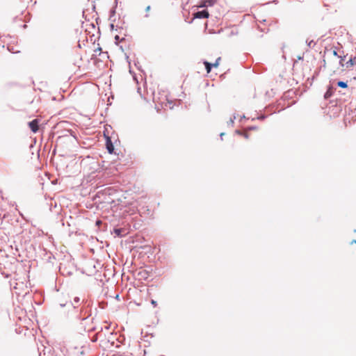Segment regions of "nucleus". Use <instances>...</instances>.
I'll use <instances>...</instances> for the list:
<instances>
[{
	"label": "nucleus",
	"instance_id": "nucleus-1",
	"mask_svg": "<svg viewBox=\"0 0 356 356\" xmlns=\"http://www.w3.org/2000/svg\"><path fill=\"white\" fill-rule=\"evenodd\" d=\"M111 325L106 323L104 327H101L100 330L97 332L92 341L93 342L99 341L100 346L104 347L108 338V332H111Z\"/></svg>",
	"mask_w": 356,
	"mask_h": 356
},
{
	"label": "nucleus",
	"instance_id": "nucleus-2",
	"mask_svg": "<svg viewBox=\"0 0 356 356\" xmlns=\"http://www.w3.org/2000/svg\"><path fill=\"white\" fill-rule=\"evenodd\" d=\"M120 346V342L117 340L116 334H114L113 331L108 332V338L104 348L110 349L112 348H119Z\"/></svg>",
	"mask_w": 356,
	"mask_h": 356
},
{
	"label": "nucleus",
	"instance_id": "nucleus-3",
	"mask_svg": "<svg viewBox=\"0 0 356 356\" xmlns=\"http://www.w3.org/2000/svg\"><path fill=\"white\" fill-rule=\"evenodd\" d=\"M91 315V309L90 307V304L86 301L85 302H82L79 314L77 315L79 319L83 321L87 319Z\"/></svg>",
	"mask_w": 356,
	"mask_h": 356
},
{
	"label": "nucleus",
	"instance_id": "nucleus-4",
	"mask_svg": "<svg viewBox=\"0 0 356 356\" xmlns=\"http://www.w3.org/2000/svg\"><path fill=\"white\" fill-rule=\"evenodd\" d=\"M115 193V190L111 188V187H107L106 188H104V190L102 191H100L98 192V197H100L101 195L102 196H104V195H108V197H104V202H106V203H112L114 202L113 199H112L111 197V196L112 195H113Z\"/></svg>",
	"mask_w": 356,
	"mask_h": 356
},
{
	"label": "nucleus",
	"instance_id": "nucleus-5",
	"mask_svg": "<svg viewBox=\"0 0 356 356\" xmlns=\"http://www.w3.org/2000/svg\"><path fill=\"white\" fill-rule=\"evenodd\" d=\"M38 124H39V121L38 119H34L32 121L29 122V126L31 130L33 133H36L38 131V129H39Z\"/></svg>",
	"mask_w": 356,
	"mask_h": 356
},
{
	"label": "nucleus",
	"instance_id": "nucleus-6",
	"mask_svg": "<svg viewBox=\"0 0 356 356\" xmlns=\"http://www.w3.org/2000/svg\"><path fill=\"white\" fill-rule=\"evenodd\" d=\"M209 16V12L207 10H203L201 11H197L194 14L195 18L198 19H204L208 18Z\"/></svg>",
	"mask_w": 356,
	"mask_h": 356
},
{
	"label": "nucleus",
	"instance_id": "nucleus-7",
	"mask_svg": "<svg viewBox=\"0 0 356 356\" xmlns=\"http://www.w3.org/2000/svg\"><path fill=\"white\" fill-rule=\"evenodd\" d=\"M355 65H356V57H350V59L346 62L345 67L346 68H350Z\"/></svg>",
	"mask_w": 356,
	"mask_h": 356
},
{
	"label": "nucleus",
	"instance_id": "nucleus-8",
	"mask_svg": "<svg viewBox=\"0 0 356 356\" xmlns=\"http://www.w3.org/2000/svg\"><path fill=\"white\" fill-rule=\"evenodd\" d=\"M106 148H107L108 152L110 154H111L114 150L113 145L109 138H108V140L106 141Z\"/></svg>",
	"mask_w": 356,
	"mask_h": 356
},
{
	"label": "nucleus",
	"instance_id": "nucleus-9",
	"mask_svg": "<svg viewBox=\"0 0 356 356\" xmlns=\"http://www.w3.org/2000/svg\"><path fill=\"white\" fill-rule=\"evenodd\" d=\"M79 303H80V298L79 297H75L73 299V300L72 301L71 304L74 309H76V308H78V307L79 305H81Z\"/></svg>",
	"mask_w": 356,
	"mask_h": 356
},
{
	"label": "nucleus",
	"instance_id": "nucleus-10",
	"mask_svg": "<svg viewBox=\"0 0 356 356\" xmlns=\"http://www.w3.org/2000/svg\"><path fill=\"white\" fill-rule=\"evenodd\" d=\"M204 64L205 65V68H206L207 72L209 73L211 72V70L212 67H213L212 63H209L207 61H204Z\"/></svg>",
	"mask_w": 356,
	"mask_h": 356
},
{
	"label": "nucleus",
	"instance_id": "nucleus-11",
	"mask_svg": "<svg viewBox=\"0 0 356 356\" xmlns=\"http://www.w3.org/2000/svg\"><path fill=\"white\" fill-rule=\"evenodd\" d=\"M113 232L115 234V235L118 236H123V234H122L123 230H122V229L115 228V229H114Z\"/></svg>",
	"mask_w": 356,
	"mask_h": 356
},
{
	"label": "nucleus",
	"instance_id": "nucleus-12",
	"mask_svg": "<svg viewBox=\"0 0 356 356\" xmlns=\"http://www.w3.org/2000/svg\"><path fill=\"white\" fill-rule=\"evenodd\" d=\"M118 1L117 0H115V6L110 11V18H111L115 14V8L117 7Z\"/></svg>",
	"mask_w": 356,
	"mask_h": 356
},
{
	"label": "nucleus",
	"instance_id": "nucleus-13",
	"mask_svg": "<svg viewBox=\"0 0 356 356\" xmlns=\"http://www.w3.org/2000/svg\"><path fill=\"white\" fill-rule=\"evenodd\" d=\"M337 86L340 88H346L348 87V84L346 82H344V81H339L337 82Z\"/></svg>",
	"mask_w": 356,
	"mask_h": 356
},
{
	"label": "nucleus",
	"instance_id": "nucleus-14",
	"mask_svg": "<svg viewBox=\"0 0 356 356\" xmlns=\"http://www.w3.org/2000/svg\"><path fill=\"white\" fill-rule=\"evenodd\" d=\"M332 95V91H331V87H329V88L327 89V90L326 91V92L325 93V99H327L329 98L330 96Z\"/></svg>",
	"mask_w": 356,
	"mask_h": 356
},
{
	"label": "nucleus",
	"instance_id": "nucleus-15",
	"mask_svg": "<svg viewBox=\"0 0 356 356\" xmlns=\"http://www.w3.org/2000/svg\"><path fill=\"white\" fill-rule=\"evenodd\" d=\"M306 42H307V45H308V47H310V48H313L316 45V42L314 40H310V41L307 40Z\"/></svg>",
	"mask_w": 356,
	"mask_h": 356
},
{
	"label": "nucleus",
	"instance_id": "nucleus-16",
	"mask_svg": "<svg viewBox=\"0 0 356 356\" xmlns=\"http://www.w3.org/2000/svg\"><path fill=\"white\" fill-rule=\"evenodd\" d=\"M339 58H340V60H339V64L342 67H344L345 66V64H343V61L345 60V58H346V56H339Z\"/></svg>",
	"mask_w": 356,
	"mask_h": 356
},
{
	"label": "nucleus",
	"instance_id": "nucleus-17",
	"mask_svg": "<svg viewBox=\"0 0 356 356\" xmlns=\"http://www.w3.org/2000/svg\"><path fill=\"white\" fill-rule=\"evenodd\" d=\"M147 272L145 270L140 271L138 273V275H140L142 277L146 278Z\"/></svg>",
	"mask_w": 356,
	"mask_h": 356
},
{
	"label": "nucleus",
	"instance_id": "nucleus-18",
	"mask_svg": "<svg viewBox=\"0 0 356 356\" xmlns=\"http://www.w3.org/2000/svg\"><path fill=\"white\" fill-rule=\"evenodd\" d=\"M236 119V116L234 115L233 118H232L229 121L227 122L228 125H232L234 124V121Z\"/></svg>",
	"mask_w": 356,
	"mask_h": 356
},
{
	"label": "nucleus",
	"instance_id": "nucleus-19",
	"mask_svg": "<svg viewBox=\"0 0 356 356\" xmlns=\"http://www.w3.org/2000/svg\"><path fill=\"white\" fill-rule=\"evenodd\" d=\"M220 57H219V58H218L216 59V62H215L214 63H213V64H212V65H213V67H218V65H219V61H220Z\"/></svg>",
	"mask_w": 356,
	"mask_h": 356
},
{
	"label": "nucleus",
	"instance_id": "nucleus-20",
	"mask_svg": "<svg viewBox=\"0 0 356 356\" xmlns=\"http://www.w3.org/2000/svg\"><path fill=\"white\" fill-rule=\"evenodd\" d=\"M151 304L154 306V307H156L157 306V302L154 300H151Z\"/></svg>",
	"mask_w": 356,
	"mask_h": 356
},
{
	"label": "nucleus",
	"instance_id": "nucleus-21",
	"mask_svg": "<svg viewBox=\"0 0 356 356\" xmlns=\"http://www.w3.org/2000/svg\"><path fill=\"white\" fill-rule=\"evenodd\" d=\"M332 54H333L334 56H337L338 58H339V56L338 55V54H337V51H335V50H333V51H332Z\"/></svg>",
	"mask_w": 356,
	"mask_h": 356
},
{
	"label": "nucleus",
	"instance_id": "nucleus-22",
	"mask_svg": "<svg viewBox=\"0 0 356 356\" xmlns=\"http://www.w3.org/2000/svg\"><path fill=\"white\" fill-rule=\"evenodd\" d=\"M207 2H203L201 5L199 6L200 8H204L207 6Z\"/></svg>",
	"mask_w": 356,
	"mask_h": 356
},
{
	"label": "nucleus",
	"instance_id": "nucleus-23",
	"mask_svg": "<svg viewBox=\"0 0 356 356\" xmlns=\"http://www.w3.org/2000/svg\"><path fill=\"white\" fill-rule=\"evenodd\" d=\"M265 118L264 115H261L258 118L259 120H264Z\"/></svg>",
	"mask_w": 356,
	"mask_h": 356
},
{
	"label": "nucleus",
	"instance_id": "nucleus-24",
	"mask_svg": "<svg viewBox=\"0 0 356 356\" xmlns=\"http://www.w3.org/2000/svg\"><path fill=\"white\" fill-rule=\"evenodd\" d=\"M242 135H243L245 138H248V135L246 133L242 134Z\"/></svg>",
	"mask_w": 356,
	"mask_h": 356
},
{
	"label": "nucleus",
	"instance_id": "nucleus-25",
	"mask_svg": "<svg viewBox=\"0 0 356 356\" xmlns=\"http://www.w3.org/2000/svg\"><path fill=\"white\" fill-rule=\"evenodd\" d=\"M146 11L148 12L150 10V6H147Z\"/></svg>",
	"mask_w": 356,
	"mask_h": 356
},
{
	"label": "nucleus",
	"instance_id": "nucleus-26",
	"mask_svg": "<svg viewBox=\"0 0 356 356\" xmlns=\"http://www.w3.org/2000/svg\"><path fill=\"white\" fill-rule=\"evenodd\" d=\"M249 129H250V130L256 129V127H250L249 128Z\"/></svg>",
	"mask_w": 356,
	"mask_h": 356
},
{
	"label": "nucleus",
	"instance_id": "nucleus-27",
	"mask_svg": "<svg viewBox=\"0 0 356 356\" xmlns=\"http://www.w3.org/2000/svg\"><path fill=\"white\" fill-rule=\"evenodd\" d=\"M208 2L209 6H212L213 4V1H209Z\"/></svg>",
	"mask_w": 356,
	"mask_h": 356
},
{
	"label": "nucleus",
	"instance_id": "nucleus-28",
	"mask_svg": "<svg viewBox=\"0 0 356 356\" xmlns=\"http://www.w3.org/2000/svg\"><path fill=\"white\" fill-rule=\"evenodd\" d=\"M236 134H241V135H242V134H243V133H241V132L240 131H238V130H236Z\"/></svg>",
	"mask_w": 356,
	"mask_h": 356
},
{
	"label": "nucleus",
	"instance_id": "nucleus-29",
	"mask_svg": "<svg viewBox=\"0 0 356 356\" xmlns=\"http://www.w3.org/2000/svg\"><path fill=\"white\" fill-rule=\"evenodd\" d=\"M224 134H225L224 133L220 134V136L221 138V140H222V137H223Z\"/></svg>",
	"mask_w": 356,
	"mask_h": 356
},
{
	"label": "nucleus",
	"instance_id": "nucleus-30",
	"mask_svg": "<svg viewBox=\"0 0 356 356\" xmlns=\"http://www.w3.org/2000/svg\"><path fill=\"white\" fill-rule=\"evenodd\" d=\"M96 223H97V225H99V224H100V223H101V221L97 220Z\"/></svg>",
	"mask_w": 356,
	"mask_h": 356
},
{
	"label": "nucleus",
	"instance_id": "nucleus-31",
	"mask_svg": "<svg viewBox=\"0 0 356 356\" xmlns=\"http://www.w3.org/2000/svg\"><path fill=\"white\" fill-rule=\"evenodd\" d=\"M351 243H352V244H353V243H356V240H353V241L351 242Z\"/></svg>",
	"mask_w": 356,
	"mask_h": 356
},
{
	"label": "nucleus",
	"instance_id": "nucleus-32",
	"mask_svg": "<svg viewBox=\"0 0 356 356\" xmlns=\"http://www.w3.org/2000/svg\"><path fill=\"white\" fill-rule=\"evenodd\" d=\"M115 40H119V36L118 35L115 36Z\"/></svg>",
	"mask_w": 356,
	"mask_h": 356
},
{
	"label": "nucleus",
	"instance_id": "nucleus-33",
	"mask_svg": "<svg viewBox=\"0 0 356 356\" xmlns=\"http://www.w3.org/2000/svg\"><path fill=\"white\" fill-rule=\"evenodd\" d=\"M111 26L112 29H113L114 26H113V24H111Z\"/></svg>",
	"mask_w": 356,
	"mask_h": 356
},
{
	"label": "nucleus",
	"instance_id": "nucleus-34",
	"mask_svg": "<svg viewBox=\"0 0 356 356\" xmlns=\"http://www.w3.org/2000/svg\"><path fill=\"white\" fill-rule=\"evenodd\" d=\"M40 356H42V353H40Z\"/></svg>",
	"mask_w": 356,
	"mask_h": 356
}]
</instances>
